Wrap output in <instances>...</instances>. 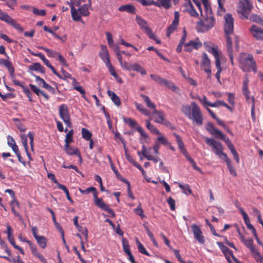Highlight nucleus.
I'll use <instances>...</instances> for the list:
<instances>
[{
  "label": "nucleus",
  "instance_id": "nucleus-9",
  "mask_svg": "<svg viewBox=\"0 0 263 263\" xmlns=\"http://www.w3.org/2000/svg\"><path fill=\"white\" fill-rule=\"evenodd\" d=\"M215 24L214 16L210 14L204 20L200 19L197 23V29L198 32H204L211 29Z\"/></svg>",
  "mask_w": 263,
  "mask_h": 263
},
{
  "label": "nucleus",
  "instance_id": "nucleus-26",
  "mask_svg": "<svg viewBox=\"0 0 263 263\" xmlns=\"http://www.w3.org/2000/svg\"><path fill=\"white\" fill-rule=\"evenodd\" d=\"M29 86L32 91H33L37 96L40 97L42 96L46 100H48L49 99V96L48 95L45 93L43 90L39 89L34 85L30 84Z\"/></svg>",
  "mask_w": 263,
  "mask_h": 263
},
{
  "label": "nucleus",
  "instance_id": "nucleus-55",
  "mask_svg": "<svg viewBox=\"0 0 263 263\" xmlns=\"http://www.w3.org/2000/svg\"><path fill=\"white\" fill-rule=\"evenodd\" d=\"M125 157L127 160L129 162H130L134 166L140 167V165L133 158L132 156L126 153Z\"/></svg>",
  "mask_w": 263,
  "mask_h": 263
},
{
  "label": "nucleus",
  "instance_id": "nucleus-10",
  "mask_svg": "<svg viewBox=\"0 0 263 263\" xmlns=\"http://www.w3.org/2000/svg\"><path fill=\"white\" fill-rule=\"evenodd\" d=\"M0 20L5 23L11 25L13 28L18 31L22 32L24 29L13 18L8 14L3 12L0 9Z\"/></svg>",
  "mask_w": 263,
  "mask_h": 263
},
{
  "label": "nucleus",
  "instance_id": "nucleus-64",
  "mask_svg": "<svg viewBox=\"0 0 263 263\" xmlns=\"http://www.w3.org/2000/svg\"><path fill=\"white\" fill-rule=\"evenodd\" d=\"M168 204L170 205V209L172 211H174L175 210V200L172 198L171 197H169L167 200Z\"/></svg>",
  "mask_w": 263,
  "mask_h": 263
},
{
  "label": "nucleus",
  "instance_id": "nucleus-29",
  "mask_svg": "<svg viewBox=\"0 0 263 263\" xmlns=\"http://www.w3.org/2000/svg\"><path fill=\"white\" fill-rule=\"evenodd\" d=\"M224 161L227 164V167L230 172V174L233 177L237 176V173L235 171L234 166L232 165L231 160L228 157V156L223 159Z\"/></svg>",
  "mask_w": 263,
  "mask_h": 263
},
{
  "label": "nucleus",
  "instance_id": "nucleus-20",
  "mask_svg": "<svg viewBox=\"0 0 263 263\" xmlns=\"http://www.w3.org/2000/svg\"><path fill=\"white\" fill-rule=\"evenodd\" d=\"M64 150L69 155H77L79 158L80 163L82 162L81 155L77 148L72 147L69 145V144H65Z\"/></svg>",
  "mask_w": 263,
  "mask_h": 263
},
{
  "label": "nucleus",
  "instance_id": "nucleus-56",
  "mask_svg": "<svg viewBox=\"0 0 263 263\" xmlns=\"http://www.w3.org/2000/svg\"><path fill=\"white\" fill-rule=\"evenodd\" d=\"M157 138V142H160L161 144L166 145H170V143L167 140V138H165L164 136L162 135H159Z\"/></svg>",
  "mask_w": 263,
  "mask_h": 263
},
{
  "label": "nucleus",
  "instance_id": "nucleus-19",
  "mask_svg": "<svg viewBox=\"0 0 263 263\" xmlns=\"http://www.w3.org/2000/svg\"><path fill=\"white\" fill-rule=\"evenodd\" d=\"M152 148L149 147L147 148L145 145H142V153L143 157L146 158L148 160H151L153 161L154 163H157L158 161H160L161 159L158 157H154V156L151 155L149 154L150 151Z\"/></svg>",
  "mask_w": 263,
  "mask_h": 263
},
{
  "label": "nucleus",
  "instance_id": "nucleus-14",
  "mask_svg": "<svg viewBox=\"0 0 263 263\" xmlns=\"http://www.w3.org/2000/svg\"><path fill=\"white\" fill-rule=\"evenodd\" d=\"M201 63V67L203 69L204 71L207 73L208 78H210L211 76L210 60L205 52L202 53Z\"/></svg>",
  "mask_w": 263,
  "mask_h": 263
},
{
  "label": "nucleus",
  "instance_id": "nucleus-30",
  "mask_svg": "<svg viewBox=\"0 0 263 263\" xmlns=\"http://www.w3.org/2000/svg\"><path fill=\"white\" fill-rule=\"evenodd\" d=\"M29 69L31 70L39 71L42 73H45V68L39 63H35L29 66Z\"/></svg>",
  "mask_w": 263,
  "mask_h": 263
},
{
  "label": "nucleus",
  "instance_id": "nucleus-25",
  "mask_svg": "<svg viewBox=\"0 0 263 263\" xmlns=\"http://www.w3.org/2000/svg\"><path fill=\"white\" fill-rule=\"evenodd\" d=\"M205 49L209 52L212 53L215 59V63H217V62L220 63L217 46L211 47L209 45H205Z\"/></svg>",
  "mask_w": 263,
  "mask_h": 263
},
{
  "label": "nucleus",
  "instance_id": "nucleus-28",
  "mask_svg": "<svg viewBox=\"0 0 263 263\" xmlns=\"http://www.w3.org/2000/svg\"><path fill=\"white\" fill-rule=\"evenodd\" d=\"M174 135L176 138V142L178 144L179 148L180 149V150L181 151V152H182V153L183 155L186 156L187 152L185 148L184 143H183V142L182 141V139H181V137L176 133H174Z\"/></svg>",
  "mask_w": 263,
  "mask_h": 263
},
{
  "label": "nucleus",
  "instance_id": "nucleus-41",
  "mask_svg": "<svg viewBox=\"0 0 263 263\" xmlns=\"http://www.w3.org/2000/svg\"><path fill=\"white\" fill-rule=\"evenodd\" d=\"M136 243L137 244V248L138 249L139 252H140L141 254H144L148 256H150V254L146 250L144 246L140 242V241L138 240V238H136Z\"/></svg>",
  "mask_w": 263,
  "mask_h": 263
},
{
  "label": "nucleus",
  "instance_id": "nucleus-2",
  "mask_svg": "<svg viewBox=\"0 0 263 263\" xmlns=\"http://www.w3.org/2000/svg\"><path fill=\"white\" fill-rule=\"evenodd\" d=\"M252 8V5L248 0H240L238 3L237 11L240 14V17L241 19H249L251 21L260 25L262 17L254 14L249 16Z\"/></svg>",
  "mask_w": 263,
  "mask_h": 263
},
{
  "label": "nucleus",
  "instance_id": "nucleus-36",
  "mask_svg": "<svg viewBox=\"0 0 263 263\" xmlns=\"http://www.w3.org/2000/svg\"><path fill=\"white\" fill-rule=\"evenodd\" d=\"M146 126L147 128L153 134L157 135H161L160 131L154 125L152 124L149 120L146 121Z\"/></svg>",
  "mask_w": 263,
  "mask_h": 263
},
{
  "label": "nucleus",
  "instance_id": "nucleus-48",
  "mask_svg": "<svg viewBox=\"0 0 263 263\" xmlns=\"http://www.w3.org/2000/svg\"><path fill=\"white\" fill-rule=\"evenodd\" d=\"M252 255L256 261L263 263L262 256L256 250L251 252Z\"/></svg>",
  "mask_w": 263,
  "mask_h": 263
},
{
  "label": "nucleus",
  "instance_id": "nucleus-8",
  "mask_svg": "<svg viewBox=\"0 0 263 263\" xmlns=\"http://www.w3.org/2000/svg\"><path fill=\"white\" fill-rule=\"evenodd\" d=\"M136 21L139 25L140 28L143 30L148 36L154 40L157 44H160L161 41L157 37L156 35L152 32V29L148 26L147 22L141 16H137Z\"/></svg>",
  "mask_w": 263,
  "mask_h": 263
},
{
  "label": "nucleus",
  "instance_id": "nucleus-58",
  "mask_svg": "<svg viewBox=\"0 0 263 263\" xmlns=\"http://www.w3.org/2000/svg\"><path fill=\"white\" fill-rule=\"evenodd\" d=\"M120 64L121 67L125 70L130 71L133 69V65L130 64L129 63L127 62L123 61Z\"/></svg>",
  "mask_w": 263,
  "mask_h": 263
},
{
  "label": "nucleus",
  "instance_id": "nucleus-3",
  "mask_svg": "<svg viewBox=\"0 0 263 263\" xmlns=\"http://www.w3.org/2000/svg\"><path fill=\"white\" fill-rule=\"evenodd\" d=\"M181 111L197 125L200 126L203 124V117L201 111L195 102H192L191 106L188 105H182Z\"/></svg>",
  "mask_w": 263,
  "mask_h": 263
},
{
  "label": "nucleus",
  "instance_id": "nucleus-54",
  "mask_svg": "<svg viewBox=\"0 0 263 263\" xmlns=\"http://www.w3.org/2000/svg\"><path fill=\"white\" fill-rule=\"evenodd\" d=\"M134 212L137 215L140 216L141 218H145L146 216L143 214V211L142 209L141 205L140 203L138 205L137 208L134 209Z\"/></svg>",
  "mask_w": 263,
  "mask_h": 263
},
{
  "label": "nucleus",
  "instance_id": "nucleus-21",
  "mask_svg": "<svg viewBox=\"0 0 263 263\" xmlns=\"http://www.w3.org/2000/svg\"><path fill=\"white\" fill-rule=\"evenodd\" d=\"M99 56L105 65L110 63L108 51L105 45L101 46V51L99 53Z\"/></svg>",
  "mask_w": 263,
  "mask_h": 263
},
{
  "label": "nucleus",
  "instance_id": "nucleus-37",
  "mask_svg": "<svg viewBox=\"0 0 263 263\" xmlns=\"http://www.w3.org/2000/svg\"><path fill=\"white\" fill-rule=\"evenodd\" d=\"M140 97L143 99V100L145 102L148 107L152 108L154 110L156 109L155 104L151 101L150 98L148 96L143 94H141Z\"/></svg>",
  "mask_w": 263,
  "mask_h": 263
},
{
  "label": "nucleus",
  "instance_id": "nucleus-50",
  "mask_svg": "<svg viewBox=\"0 0 263 263\" xmlns=\"http://www.w3.org/2000/svg\"><path fill=\"white\" fill-rule=\"evenodd\" d=\"M12 229L11 226L9 224L7 225V234L8 237V239L9 242H11L14 241V237L12 235Z\"/></svg>",
  "mask_w": 263,
  "mask_h": 263
},
{
  "label": "nucleus",
  "instance_id": "nucleus-23",
  "mask_svg": "<svg viewBox=\"0 0 263 263\" xmlns=\"http://www.w3.org/2000/svg\"><path fill=\"white\" fill-rule=\"evenodd\" d=\"M202 44L199 42L191 41L184 44V51L187 52H191L193 49H198L201 47Z\"/></svg>",
  "mask_w": 263,
  "mask_h": 263
},
{
  "label": "nucleus",
  "instance_id": "nucleus-53",
  "mask_svg": "<svg viewBox=\"0 0 263 263\" xmlns=\"http://www.w3.org/2000/svg\"><path fill=\"white\" fill-rule=\"evenodd\" d=\"M215 66H216V67L217 69V71L216 72V73L215 74V77L217 79V81L219 83H221L220 82V73L222 71V68L221 67V63H219L218 62H217V63H215Z\"/></svg>",
  "mask_w": 263,
  "mask_h": 263
},
{
  "label": "nucleus",
  "instance_id": "nucleus-5",
  "mask_svg": "<svg viewBox=\"0 0 263 263\" xmlns=\"http://www.w3.org/2000/svg\"><path fill=\"white\" fill-rule=\"evenodd\" d=\"M206 130L213 136H214L216 138H220L222 139L227 144L228 147L231 151L232 154L236 152L234 146L230 141L229 138L222 133V132L215 127L213 124L208 123L206 126Z\"/></svg>",
  "mask_w": 263,
  "mask_h": 263
},
{
  "label": "nucleus",
  "instance_id": "nucleus-24",
  "mask_svg": "<svg viewBox=\"0 0 263 263\" xmlns=\"http://www.w3.org/2000/svg\"><path fill=\"white\" fill-rule=\"evenodd\" d=\"M29 246L31 249L32 254L34 256L38 258L43 263H47L46 259L42 254L39 252L35 245H34L32 243H29Z\"/></svg>",
  "mask_w": 263,
  "mask_h": 263
},
{
  "label": "nucleus",
  "instance_id": "nucleus-34",
  "mask_svg": "<svg viewBox=\"0 0 263 263\" xmlns=\"http://www.w3.org/2000/svg\"><path fill=\"white\" fill-rule=\"evenodd\" d=\"M0 65H4L7 69L8 71L12 70L13 66L11 62L9 60V59H1L0 58Z\"/></svg>",
  "mask_w": 263,
  "mask_h": 263
},
{
  "label": "nucleus",
  "instance_id": "nucleus-52",
  "mask_svg": "<svg viewBox=\"0 0 263 263\" xmlns=\"http://www.w3.org/2000/svg\"><path fill=\"white\" fill-rule=\"evenodd\" d=\"M73 130L72 129L70 130L68 133L66 134V138L65 139V144H68L71 143L73 141Z\"/></svg>",
  "mask_w": 263,
  "mask_h": 263
},
{
  "label": "nucleus",
  "instance_id": "nucleus-16",
  "mask_svg": "<svg viewBox=\"0 0 263 263\" xmlns=\"http://www.w3.org/2000/svg\"><path fill=\"white\" fill-rule=\"evenodd\" d=\"M179 12L175 11L174 14V19L171 25L168 27L167 29V32L166 34L167 37H169L171 36V34L176 30L179 24Z\"/></svg>",
  "mask_w": 263,
  "mask_h": 263
},
{
  "label": "nucleus",
  "instance_id": "nucleus-32",
  "mask_svg": "<svg viewBox=\"0 0 263 263\" xmlns=\"http://www.w3.org/2000/svg\"><path fill=\"white\" fill-rule=\"evenodd\" d=\"M160 85H161L162 86H164L166 87L167 88H168L173 91H175L176 89H177V87L175 85L174 83H173L171 81L167 80L165 79H162Z\"/></svg>",
  "mask_w": 263,
  "mask_h": 263
},
{
  "label": "nucleus",
  "instance_id": "nucleus-39",
  "mask_svg": "<svg viewBox=\"0 0 263 263\" xmlns=\"http://www.w3.org/2000/svg\"><path fill=\"white\" fill-rule=\"evenodd\" d=\"M79 191L82 194H88L91 192L93 197L95 196V195L98 193L96 188L93 186L89 187L85 190H83L80 187L79 188Z\"/></svg>",
  "mask_w": 263,
  "mask_h": 263
},
{
  "label": "nucleus",
  "instance_id": "nucleus-15",
  "mask_svg": "<svg viewBox=\"0 0 263 263\" xmlns=\"http://www.w3.org/2000/svg\"><path fill=\"white\" fill-rule=\"evenodd\" d=\"M191 229L194 234V238L200 243H204L205 242L204 237L199 227L197 224L194 223L191 226Z\"/></svg>",
  "mask_w": 263,
  "mask_h": 263
},
{
  "label": "nucleus",
  "instance_id": "nucleus-40",
  "mask_svg": "<svg viewBox=\"0 0 263 263\" xmlns=\"http://www.w3.org/2000/svg\"><path fill=\"white\" fill-rule=\"evenodd\" d=\"M71 16H72V20L74 21L83 22V21H82V20L81 18V15H82L80 14V12L78 11V10H77L76 9H72V11H71Z\"/></svg>",
  "mask_w": 263,
  "mask_h": 263
},
{
  "label": "nucleus",
  "instance_id": "nucleus-60",
  "mask_svg": "<svg viewBox=\"0 0 263 263\" xmlns=\"http://www.w3.org/2000/svg\"><path fill=\"white\" fill-rule=\"evenodd\" d=\"M23 92L25 93V95L27 96V97L29 99V101L30 102H32V93L28 87L27 86H25V87H23Z\"/></svg>",
  "mask_w": 263,
  "mask_h": 263
},
{
  "label": "nucleus",
  "instance_id": "nucleus-61",
  "mask_svg": "<svg viewBox=\"0 0 263 263\" xmlns=\"http://www.w3.org/2000/svg\"><path fill=\"white\" fill-rule=\"evenodd\" d=\"M23 92L25 93V95L27 96V97L29 99V101L30 102H32V93L28 87L27 86H25V87H23Z\"/></svg>",
  "mask_w": 263,
  "mask_h": 263
},
{
  "label": "nucleus",
  "instance_id": "nucleus-45",
  "mask_svg": "<svg viewBox=\"0 0 263 263\" xmlns=\"http://www.w3.org/2000/svg\"><path fill=\"white\" fill-rule=\"evenodd\" d=\"M81 133L83 138H84L86 141L90 140L91 139H92V133L88 129L85 128H82Z\"/></svg>",
  "mask_w": 263,
  "mask_h": 263
},
{
  "label": "nucleus",
  "instance_id": "nucleus-49",
  "mask_svg": "<svg viewBox=\"0 0 263 263\" xmlns=\"http://www.w3.org/2000/svg\"><path fill=\"white\" fill-rule=\"evenodd\" d=\"M187 160L190 162L193 168L199 172L202 173L201 170L196 164L195 161L189 155L186 156Z\"/></svg>",
  "mask_w": 263,
  "mask_h": 263
},
{
  "label": "nucleus",
  "instance_id": "nucleus-62",
  "mask_svg": "<svg viewBox=\"0 0 263 263\" xmlns=\"http://www.w3.org/2000/svg\"><path fill=\"white\" fill-rule=\"evenodd\" d=\"M32 12L39 16H44L46 15V11L44 9L39 10L35 8H32Z\"/></svg>",
  "mask_w": 263,
  "mask_h": 263
},
{
  "label": "nucleus",
  "instance_id": "nucleus-47",
  "mask_svg": "<svg viewBox=\"0 0 263 263\" xmlns=\"http://www.w3.org/2000/svg\"><path fill=\"white\" fill-rule=\"evenodd\" d=\"M217 244L220 247L221 251L225 255H227V254L232 255L233 254L232 251L229 249L227 247L223 245L221 242H218Z\"/></svg>",
  "mask_w": 263,
  "mask_h": 263
},
{
  "label": "nucleus",
  "instance_id": "nucleus-1",
  "mask_svg": "<svg viewBox=\"0 0 263 263\" xmlns=\"http://www.w3.org/2000/svg\"><path fill=\"white\" fill-rule=\"evenodd\" d=\"M224 31L225 33L227 52L231 64L234 65L231 35H233L234 37L235 44L236 48L238 47L239 40L238 36L233 34L234 19L232 15L229 13L226 14L224 16Z\"/></svg>",
  "mask_w": 263,
  "mask_h": 263
},
{
  "label": "nucleus",
  "instance_id": "nucleus-31",
  "mask_svg": "<svg viewBox=\"0 0 263 263\" xmlns=\"http://www.w3.org/2000/svg\"><path fill=\"white\" fill-rule=\"evenodd\" d=\"M8 72H9L10 76L12 80V82L14 85L20 86L22 88H23V87L25 86L24 85V82H20V81L16 79L15 76L14 74V67L12 68V70H10Z\"/></svg>",
  "mask_w": 263,
  "mask_h": 263
},
{
  "label": "nucleus",
  "instance_id": "nucleus-43",
  "mask_svg": "<svg viewBox=\"0 0 263 263\" xmlns=\"http://www.w3.org/2000/svg\"><path fill=\"white\" fill-rule=\"evenodd\" d=\"M132 70L138 72L142 75H145L146 74V72L144 68L138 63H134L133 64Z\"/></svg>",
  "mask_w": 263,
  "mask_h": 263
},
{
  "label": "nucleus",
  "instance_id": "nucleus-46",
  "mask_svg": "<svg viewBox=\"0 0 263 263\" xmlns=\"http://www.w3.org/2000/svg\"><path fill=\"white\" fill-rule=\"evenodd\" d=\"M122 244L124 252L125 253H126L128 255L132 253L129 249V246L127 240H126L124 238H122Z\"/></svg>",
  "mask_w": 263,
  "mask_h": 263
},
{
  "label": "nucleus",
  "instance_id": "nucleus-57",
  "mask_svg": "<svg viewBox=\"0 0 263 263\" xmlns=\"http://www.w3.org/2000/svg\"><path fill=\"white\" fill-rule=\"evenodd\" d=\"M106 66L108 68L109 72L111 76L114 77H117L118 74L116 72V70L111 63L106 64Z\"/></svg>",
  "mask_w": 263,
  "mask_h": 263
},
{
  "label": "nucleus",
  "instance_id": "nucleus-7",
  "mask_svg": "<svg viewBox=\"0 0 263 263\" xmlns=\"http://www.w3.org/2000/svg\"><path fill=\"white\" fill-rule=\"evenodd\" d=\"M249 82V80L248 78L246 76L244 78V80L243 82V85L242 88V91L243 95L245 96L246 99L248 102L251 101L252 105H251V117L252 119L253 120H255V99L253 97L250 98V91L248 88V84Z\"/></svg>",
  "mask_w": 263,
  "mask_h": 263
},
{
  "label": "nucleus",
  "instance_id": "nucleus-4",
  "mask_svg": "<svg viewBox=\"0 0 263 263\" xmlns=\"http://www.w3.org/2000/svg\"><path fill=\"white\" fill-rule=\"evenodd\" d=\"M239 64L240 68L245 72L256 71L255 62L251 54L241 53L240 54Z\"/></svg>",
  "mask_w": 263,
  "mask_h": 263
},
{
  "label": "nucleus",
  "instance_id": "nucleus-63",
  "mask_svg": "<svg viewBox=\"0 0 263 263\" xmlns=\"http://www.w3.org/2000/svg\"><path fill=\"white\" fill-rule=\"evenodd\" d=\"M21 142L24 147L25 151H27V148H28V143H27V136L23 134V135H21Z\"/></svg>",
  "mask_w": 263,
  "mask_h": 263
},
{
  "label": "nucleus",
  "instance_id": "nucleus-22",
  "mask_svg": "<svg viewBox=\"0 0 263 263\" xmlns=\"http://www.w3.org/2000/svg\"><path fill=\"white\" fill-rule=\"evenodd\" d=\"M186 3L184 6L186 7L185 11L187 12L192 16L197 17L199 16L198 13L194 8L190 0H185Z\"/></svg>",
  "mask_w": 263,
  "mask_h": 263
},
{
  "label": "nucleus",
  "instance_id": "nucleus-13",
  "mask_svg": "<svg viewBox=\"0 0 263 263\" xmlns=\"http://www.w3.org/2000/svg\"><path fill=\"white\" fill-rule=\"evenodd\" d=\"M124 123L128 125L132 128H136L137 130L140 134V135L145 138L148 137V135L145 133L144 130L140 126L137 121L130 118H123Z\"/></svg>",
  "mask_w": 263,
  "mask_h": 263
},
{
  "label": "nucleus",
  "instance_id": "nucleus-27",
  "mask_svg": "<svg viewBox=\"0 0 263 263\" xmlns=\"http://www.w3.org/2000/svg\"><path fill=\"white\" fill-rule=\"evenodd\" d=\"M118 9L120 12L126 11L130 14H135L136 10L135 7L132 4L122 5Z\"/></svg>",
  "mask_w": 263,
  "mask_h": 263
},
{
  "label": "nucleus",
  "instance_id": "nucleus-17",
  "mask_svg": "<svg viewBox=\"0 0 263 263\" xmlns=\"http://www.w3.org/2000/svg\"><path fill=\"white\" fill-rule=\"evenodd\" d=\"M252 35L257 40H263V29L253 25L249 29Z\"/></svg>",
  "mask_w": 263,
  "mask_h": 263
},
{
  "label": "nucleus",
  "instance_id": "nucleus-33",
  "mask_svg": "<svg viewBox=\"0 0 263 263\" xmlns=\"http://www.w3.org/2000/svg\"><path fill=\"white\" fill-rule=\"evenodd\" d=\"M156 6L169 9L171 6V0H157V2H156Z\"/></svg>",
  "mask_w": 263,
  "mask_h": 263
},
{
  "label": "nucleus",
  "instance_id": "nucleus-51",
  "mask_svg": "<svg viewBox=\"0 0 263 263\" xmlns=\"http://www.w3.org/2000/svg\"><path fill=\"white\" fill-rule=\"evenodd\" d=\"M243 243L246 247L250 249L251 252L255 249L253 245V240L252 238L248 239Z\"/></svg>",
  "mask_w": 263,
  "mask_h": 263
},
{
  "label": "nucleus",
  "instance_id": "nucleus-11",
  "mask_svg": "<svg viewBox=\"0 0 263 263\" xmlns=\"http://www.w3.org/2000/svg\"><path fill=\"white\" fill-rule=\"evenodd\" d=\"M59 112L60 117L63 122L68 127H71V123L67 106L65 104L61 105L59 108Z\"/></svg>",
  "mask_w": 263,
  "mask_h": 263
},
{
  "label": "nucleus",
  "instance_id": "nucleus-44",
  "mask_svg": "<svg viewBox=\"0 0 263 263\" xmlns=\"http://www.w3.org/2000/svg\"><path fill=\"white\" fill-rule=\"evenodd\" d=\"M179 187L182 190V193L188 195L192 193V191L189 184H182L179 183Z\"/></svg>",
  "mask_w": 263,
  "mask_h": 263
},
{
  "label": "nucleus",
  "instance_id": "nucleus-18",
  "mask_svg": "<svg viewBox=\"0 0 263 263\" xmlns=\"http://www.w3.org/2000/svg\"><path fill=\"white\" fill-rule=\"evenodd\" d=\"M153 114L155 115L154 121L155 122L159 124H164L166 125L170 124L168 121H165L164 114L162 111H159L156 109L154 110Z\"/></svg>",
  "mask_w": 263,
  "mask_h": 263
},
{
  "label": "nucleus",
  "instance_id": "nucleus-59",
  "mask_svg": "<svg viewBox=\"0 0 263 263\" xmlns=\"http://www.w3.org/2000/svg\"><path fill=\"white\" fill-rule=\"evenodd\" d=\"M23 92L25 93V95L27 96V97L29 99V101L30 102H32V93L28 87L27 86H25V87H23Z\"/></svg>",
  "mask_w": 263,
  "mask_h": 263
},
{
  "label": "nucleus",
  "instance_id": "nucleus-42",
  "mask_svg": "<svg viewBox=\"0 0 263 263\" xmlns=\"http://www.w3.org/2000/svg\"><path fill=\"white\" fill-rule=\"evenodd\" d=\"M135 105L136 109L138 110H139L140 112H141L142 114L146 116H149V111L146 108H145L141 104L135 102Z\"/></svg>",
  "mask_w": 263,
  "mask_h": 263
},
{
  "label": "nucleus",
  "instance_id": "nucleus-6",
  "mask_svg": "<svg viewBox=\"0 0 263 263\" xmlns=\"http://www.w3.org/2000/svg\"><path fill=\"white\" fill-rule=\"evenodd\" d=\"M205 142L207 145L211 146L212 151L214 154L221 159H224L228 156L223 152V147L221 143L212 138H206Z\"/></svg>",
  "mask_w": 263,
  "mask_h": 263
},
{
  "label": "nucleus",
  "instance_id": "nucleus-12",
  "mask_svg": "<svg viewBox=\"0 0 263 263\" xmlns=\"http://www.w3.org/2000/svg\"><path fill=\"white\" fill-rule=\"evenodd\" d=\"M94 203L96 206L99 208L104 210L109 214L112 217H115L116 214L113 210L110 208L109 205L106 204L102 200V198L98 197V193L95 195L93 197Z\"/></svg>",
  "mask_w": 263,
  "mask_h": 263
},
{
  "label": "nucleus",
  "instance_id": "nucleus-38",
  "mask_svg": "<svg viewBox=\"0 0 263 263\" xmlns=\"http://www.w3.org/2000/svg\"><path fill=\"white\" fill-rule=\"evenodd\" d=\"M90 5L88 4H84L82 6H81L78 9V11L80 12V14L83 16H87L89 15L90 12L88 10V6H90Z\"/></svg>",
  "mask_w": 263,
  "mask_h": 263
},
{
  "label": "nucleus",
  "instance_id": "nucleus-35",
  "mask_svg": "<svg viewBox=\"0 0 263 263\" xmlns=\"http://www.w3.org/2000/svg\"><path fill=\"white\" fill-rule=\"evenodd\" d=\"M37 244L42 249H45L47 246V239L43 236H39L35 238Z\"/></svg>",
  "mask_w": 263,
  "mask_h": 263
}]
</instances>
